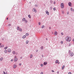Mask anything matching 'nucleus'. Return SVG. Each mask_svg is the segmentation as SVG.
<instances>
[{"mask_svg": "<svg viewBox=\"0 0 74 74\" xmlns=\"http://www.w3.org/2000/svg\"><path fill=\"white\" fill-rule=\"evenodd\" d=\"M44 27H45V26H44V25H43L41 27L42 29H43V28H44Z\"/></svg>", "mask_w": 74, "mask_h": 74, "instance_id": "16", "label": "nucleus"}, {"mask_svg": "<svg viewBox=\"0 0 74 74\" xmlns=\"http://www.w3.org/2000/svg\"><path fill=\"white\" fill-rule=\"evenodd\" d=\"M9 26H11V24H9Z\"/></svg>", "mask_w": 74, "mask_h": 74, "instance_id": "50", "label": "nucleus"}, {"mask_svg": "<svg viewBox=\"0 0 74 74\" xmlns=\"http://www.w3.org/2000/svg\"><path fill=\"white\" fill-rule=\"evenodd\" d=\"M26 44H28V43H29V41H28V40H27L26 41Z\"/></svg>", "mask_w": 74, "mask_h": 74, "instance_id": "25", "label": "nucleus"}, {"mask_svg": "<svg viewBox=\"0 0 74 74\" xmlns=\"http://www.w3.org/2000/svg\"><path fill=\"white\" fill-rule=\"evenodd\" d=\"M54 34L55 35V36H56V35L58 34V33L56 31H55Z\"/></svg>", "mask_w": 74, "mask_h": 74, "instance_id": "3", "label": "nucleus"}, {"mask_svg": "<svg viewBox=\"0 0 74 74\" xmlns=\"http://www.w3.org/2000/svg\"><path fill=\"white\" fill-rule=\"evenodd\" d=\"M19 31H20V32H22V29H21L20 28L19 29Z\"/></svg>", "mask_w": 74, "mask_h": 74, "instance_id": "21", "label": "nucleus"}, {"mask_svg": "<svg viewBox=\"0 0 74 74\" xmlns=\"http://www.w3.org/2000/svg\"><path fill=\"white\" fill-rule=\"evenodd\" d=\"M73 44H74V42H73Z\"/></svg>", "mask_w": 74, "mask_h": 74, "instance_id": "54", "label": "nucleus"}, {"mask_svg": "<svg viewBox=\"0 0 74 74\" xmlns=\"http://www.w3.org/2000/svg\"><path fill=\"white\" fill-rule=\"evenodd\" d=\"M66 41L70 42V41H71V38L69 36H67L66 38Z\"/></svg>", "mask_w": 74, "mask_h": 74, "instance_id": "1", "label": "nucleus"}, {"mask_svg": "<svg viewBox=\"0 0 74 74\" xmlns=\"http://www.w3.org/2000/svg\"><path fill=\"white\" fill-rule=\"evenodd\" d=\"M26 20V19L25 18H23V20H22V21H23H23H25Z\"/></svg>", "mask_w": 74, "mask_h": 74, "instance_id": "12", "label": "nucleus"}, {"mask_svg": "<svg viewBox=\"0 0 74 74\" xmlns=\"http://www.w3.org/2000/svg\"><path fill=\"white\" fill-rule=\"evenodd\" d=\"M28 17H29V18H31V16H30V15H29Z\"/></svg>", "mask_w": 74, "mask_h": 74, "instance_id": "23", "label": "nucleus"}, {"mask_svg": "<svg viewBox=\"0 0 74 74\" xmlns=\"http://www.w3.org/2000/svg\"><path fill=\"white\" fill-rule=\"evenodd\" d=\"M53 10L54 11H55V10H56V8H54Z\"/></svg>", "mask_w": 74, "mask_h": 74, "instance_id": "28", "label": "nucleus"}, {"mask_svg": "<svg viewBox=\"0 0 74 74\" xmlns=\"http://www.w3.org/2000/svg\"><path fill=\"white\" fill-rule=\"evenodd\" d=\"M73 41H74V39H73Z\"/></svg>", "mask_w": 74, "mask_h": 74, "instance_id": "47", "label": "nucleus"}, {"mask_svg": "<svg viewBox=\"0 0 74 74\" xmlns=\"http://www.w3.org/2000/svg\"><path fill=\"white\" fill-rule=\"evenodd\" d=\"M61 44H63V41H61Z\"/></svg>", "mask_w": 74, "mask_h": 74, "instance_id": "38", "label": "nucleus"}, {"mask_svg": "<svg viewBox=\"0 0 74 74\" xmlns=\"http://www.w3.org/2000/svg\"><path fill=\"white\" fill-rule=\"evenodd\" d=\"M57 63H58V64H59L60 63V62H57Z\"/></svg>", "mask_w": 74, "mask_h": 74, "instance_id": "41", "label": "nucleus"}, {"mask_svg": "<svg viewBox=\"0 0 74 74\" xmlns=\"http://www.w3.org/2000/svg\"><path fill=\"white\" fill-rule=\"evenodd\" d=\"M57 73L58 74H59V72H57Z\"/></svg>", "mask_w": 74, "mask_h": 74, "instance_id": "48", "label": "nucleus"}, {"mask_svg": "<svg viewBox=\"0 0 74 74\" xmlns=\"http://www.w3.org/2000/svg\"><path fill=\"white\" fill-rule=\"evenodd\" d=\"M33 11H35V12H37V10H36V9L35 8H34L33 10Z\"/></svg>", "mask_w": 74, "mask_h": 74, "instance_id": "5", "label": "nucleus"}, {"mask_svg": "<svg viewBox=\"0 0 74 74\" xmlns=\"http://www.w3.org/2000/svg\"><path fill=\"white\" fill-rule=\"evenodd\" d=\"M41 67H42V66H43V64H41Z\"/></svg>", "mask_w": 74, "mask_h": 74, "instance_id": "34", "label": "nucleus"}, {"mask_svg": "<svg viewBox=\"0 0 74 74\" xmlns=\"http://www.w3.org/2000/svg\"><path fill=\"white\" fill-rule=\"evenodd\" d=\"M25 23H27V21L25 20Z\"/></svg>", "mask_w": 74, "mask_h": 74, "instance_id": "22", "label": "nucleus"}, {"mask_svg": "<svg viewBox=\"0 0 74 74\" xmlns=\"http://www.w3.org/2000/svg\"><path fill=\"white\" fill-rule=\"evenodd\" d=\"M56 3V2H54V4H55V3Z\"/></svg>", "mask_w": 74, "mask_h": 74, "instance_id": "42", "label": "nucleus"}, {"mask_svg": "<svg viewBox=\"0 0 74 74\" xmlns=\"http://www.w3.org/2000/svg\"><path fill=\"white\" fill-rule=\"evenodd\" d=\"M16 56H14V58H16Z\"/></svg>", "mask_w": 74, "mask_h": 74, "instance_id": "43", "label": "nucleus"}, {"mask_svg": "<svg viewBox=\"0 0 74 74\" xmlns=\"http://www.w3.org/2000/svg\"><path fill=\"white\" fill-rule=\"evenodd\" d=\"M12 53L13 54H15V51H14L12 52Z\"/></svg>", "mask_w": 74, "mask_h": 74, "instance_id": "17", "label": "nucleus"}, {"mask_svg": "<svg viewBox=\"0 0 74 74\" xmlns=\"http://www.w3.org/2000/svg\"><path fill=\"white\" fill-rule=\"evenodd\" d=\"M14 62H16L18 60V58H15L14 59Z\"/></svg>", "mask_w": 74, "mask_h": 74, "instance_id": "4", "label": "nucleus"}, {"mask_svg": "<svg viewBox=\"0 0 74 74\" xmlns=\"http://www.w3.org/2000/svg\"><path fill=\"white\" fill-rule=\"evenodd\" d=\"M38 25H41V23H40V22H39V23H38Z\"/></svg>", "mask_w": 74, "mask_h": 74, "instance_id": "31", "label": "nucleus"}, {"mask_svg": "<svg viewBox=\"0 0 74 74\" xmlns=\"http://www.w3.org/2000/svg\"><path fill=\"white\" fill-rule=\"evenodd\" d=\"M58 60H57L56 61V63H58Z\"/></svg>", "mask_w": 74, "mask_h": 74, "instance_id": "24", "label": "nucleus"}, {"mask_svg": "<svg viewBox=\"0 0 74 74\" xmlns=\"http://www.w3.org/2000/svg\"><path fill=\"white\" fill-rule=\"evenodd\" d=\"M19 27H17V29L18 30H19Z\"/></svg>", "mask_w": 74, "mask_h": 74, "instance_id": "14", "label": "nucleus"}, {"mask_svg": "<svg viewBox=\"0 0 74 74\" xmlns=\"http://www.w3.org/2000/svg\"><path fill=\"white\" fill-rule=\"evenodd\" d=\"M4 52L5 53H7V50H5L4 51Z\"/></svg>", "mask_w": 74, "mask_h": 74, "instance_id": "19", "label": "nucleus"}, {"mask_svg": "<svg viewBox=\"0 0 74 74\" xmlns=\"http://www.w3.org/2000/svg\"><path fill=\"white\" fill-rule=\"evenodd\" d=\"M11 62H12L13 61V59H12L11 60Z\"/></svg>", "mask_w": 74, "mask_h": 74, "instance_id": "39", "label": "nucleus"}, {"mask_svg": "<svg viewBox=\"0 0 74 74\" xmlns=\"http://www.w3.org/2000/svg\"><path fill=\"white\" fill-rule=\"evenodd\" d=\"M52 72H54V71H53V70H52Z\"/></svg>", "mask_w": 74, "mask_h": 74, "instance_id": "45", "label": "nucleus"}, {"mask_svg": "<svg viewBox=\"0 0 74 74\" xmlns=\"http://www.w3.org/2000/svg\"><path fill=\"white\" fill-rule=\"evenodd\" d=\"M16 55L18 54V53H16Z\"/></svg>", "mask_w": 74, "mask_h": 74, "instance_id": "49", "label": "nucleus"}, {"mask_svg": "<svg viewBox=\"0 0 74 74\" xmlns=\"http://www.w3.org/2000/svg\"><path fill=\"white\" fill-rule=\"evenodd\" d=\"M68 5L69 6H71V2H69Z\"/></svg>", "mask_w": 74, "mask_h": 74, "instance_id": "8", "label": "nucleus"}, {"mask_svg": "<svg viewBox=\"0 0 74 74\" xmlns=\"http://www.w3.org/2000/svg\"><path fill=\"white\" fill-rule=\"evenodd\" d=\"M74 55V53H70V56H72Z\"/></svg>", "mask_w": 74, "mask_h": 74, "instance_id": "7", "label": "nucleus"}, {"mask_svg": "<svg viewBox=\"0 0 74 74\" xmlns=\"http://www.w3.org/2000/svg\"><path fill=\"white\" fill-rule=\"evenodd\" d=\"M61 34L62 35H63V33H61Z\"/></svg>", "mask_w": 74, "mask_h": 74, "instance_id": "44", "label": "nucleus"}, {"mask_svg": "<svg viewBox=\"0 0 74 74\" xmlns=\"http://www.w3.org/2000/svg\"><path fill=\"white\" fill-rule=\"evenodd\" d=\"M62 14H64V11H62Z\"/></svg>", "mask_w": 74, "mask_h": 74, "instance_id": "32", "label": "nucleus"}, {"mask_svg": "<svg viewBox=\"0 0 74 74\" xmlns=\"http://www.w3.org/2000/svg\"><path fill=\"white\" fill-rule=\"evenodd\" d=\"M73 11H74V9L73 10Z\"/></svg>", "mask_w": 74, "mask_h": 74, "instance_id": "52", "label": "nucleus"}, {"mask_svg": "<svg viewBox=\"0 0 74 74\" xmlns=\"http://www.w3.org/2000/svg\"><path fill=\"white\" fill-rule=\"evenodd\" d=\"M25 37H26V36L25 35H24L23 36V38H25Z\"/></svg>", "mask_w": 74, "mask_h": 74, "instance_id": "18", "label": "nucleus"}, {"mask_svg": "<svg viewBox=\"0 0 74 74\" xmlns=\"http://www.w3.org/2000/svg\"><path fill=\"white\" fill-rule=\"evenodd\" d=\"M67 14H69V12H68L67 13Z\"/></svg>", "mask_w": 74, "mask_h": 74, "instance_id": "53", "label": "nucleus"}, {"mask_svg": "<svg viewBox=\"0 0 74 74\" xmlns=\"http://www.w3.org/2000/svg\"><path fill=\"white\" fill-rule=\"evenodd\" d=\"M71 11H72V10H73V8H71Z\"/></svg>", "mask_w": 74, "mask_h": 74, "instance_id": "35", "label": "nucleus"}, {"mask_svg": "<svg viewBox=\"0 0 74 74\" xmlns=\"http://www.w3.org/2000/svg\"><path fill=\"white\" fill-rule=\"evenodd\" d=\"M44 47L42 46L41 47V49H42Z\"/></svg>", "mask_w": 74, "mask_h": 74, "instance_id": "26", "label": "nucleus"}, {"mask_svg": "<svg viewBox=\"0 0 74 74\" xmlns=\"http://www.w3.org/2000/svg\"><path fill=\"white\" fill-rule=\"evenodd\" d=\"M3 58H1L0 59V61H2V60H3Z\"/></svg>", "mask_w": 74, "mask_h": 74, "instance_id": "15", "label": "nucleus"}, {"mask_svg": "<svg viewBox=\"0 0 74 74\" xmlns=\"http://www.w3.org/2000/svg\"><path fill=\"white\" fill-rule=\"evenodd\" d=\"M64 3H62L61 4V8H64Z\"/></svg>", "mask_w": 74, "mask_h": 74, "instance_id": "2", "label": "nucleus"}, {"mask_svg": "<svg viewBox=\"0 0 74 74\" xmlns=\"http://www.w3.org/2000/svg\"><path fill=\"white\" fill-rule=\"evenodd\" d=\"M68 74H71V72H69L68 73Z\"/></svg>", "mask_w": 74, "mask_h": 74, "instance_id": "36", "label": "nucleus"}, {"mask_svg": "<svg viewBox=\"0 0 74 74\" xmlns=\"http://www.w3.org/2000/svg\"><path fill=\"white\" fill-rule=\"evenodd\" d=\"M47 64V62H45L43 64L44 65H46Z\"/></svg>", "mask_w": 74, "mask_h": 74, "instance_id": "10", "label": "nucleus"}, {"mask_svg": "<svg viewBox=\"0 0 74 74\" xmlns=\"http://www.w3.org/2000/svg\"><path fill=\"white\" fill-rule=\"evenodd\" d=\"M65 67V66L64 65H63L62 68V70H63V69H64V67Z\"/></svg>", "mask_w": 74, "mask_h": 74, "instance_id": "13", "label": "nucleus"}, {"mask_svg": "<svg viewBox=\"0 0 74 74\" xmlns=\"http://www.w3.org/2000/svg\"><path fill=\"white\" fill-rule=\"evenodd\" d=\"M40 74H43V72H41Z\"/></svg>", "mask_w": 74, "mask_h": 74, "instance_id": "40", "label": "nucleus"}, {"mask_svg": "<svg viewBox=\"0 0 74 74\" xmlns=\"http://www.w3.org/2000/svg\"><path fill=\"white\" fill-rule=\"evenodd\" d=\"M7 48H8V47H6L4 48V49H7Z\"/></svg>", "mask_w": 74, "mask_h": 74, "instance_id": "27", "label": "nucleus"}, {"mask_svg": "<svg viewBox=\"0 0 74 74\" xmlns=\"http://www.w3.org/2000/svg\"><path fill=\"white\" fill-rule=\"evenodd\" d=\"M4 45H2L1 46V47H4Z\"/></svg>", "mask_w": 74, "mask_h": 74, "instance_id": "29", "label": "nucleus"}, {"mask_svg": "<svg viewBox=\"0 0 74 74\" xmlns=\"http://www.w3.org/2000/svg\"><path fill=\"white\" fill-rule=\"evenodd\" d=\"M33 57V55H32V54H31L30 55V58H32Z\"/></svg>", "mask_w": 74, "mask_h": 74, "instance_id": "20", "label": "nucleus"}, {"mask_svg": "<svg viewBox=\"0 0 74 74\" xmlns=\"http://www.w3.org/2000/svg\"><path fill=\"white\" fill-rule=\"evenodd\" d=\"M19 66H21V65H22V64H19Z\"/></svg>", "mask_w": 74, "mask_h": 74, "instance_id": "37", "label": "nucleus"}, {"mask_svg": "<svg viewBox=\"0 0 74 74\" xmlns=\"http://www.w3.org/2000/svg\"><path fill=\"white\" fill-rule=\"evenodd\" d=\"M71 52V50H69V53H70Z\"/></svg>", "mask_w": 74, "mask_h": 74, "instance_id": "33", "label": "nucleus"}, {"mask_svg": "<svg viewBox=\"0 0 74 74\" xmlns=\"http://www.w3.org/2000/svg\"><path fill=\"white\" fill-rule=\"evenodd\" d=\"M46 12L47 15H49V12H48V11H46Z\"/></svg>", "mask_w": 74, "mask_h": 74, "instance_id": "11", "label": "nucleus"}, {"mask_svg": "<svg viewBox=\"0 0 74 74\" xmlns=\"http://www.w3.org/2000/svg\"><path fill=\"white\" fill-rule=\"evenodd\" d=\"M16 67H17V66L16 64H15L13 66L14 69H15Z\"/></svg>", "mask_w": 74, "mask_h": 74, "instance_id": "6", "label": "nucleus"}, {"mask_svg": "<svg viewBox=\"0 0 74 74\" xmlns=\"http://www.w3.org/2000/svg\"><path fill=\"white\" fill-rule=\"evenodd\" d=\"M28 35H29L27 33V34H26V36H28Z\"/></svg>", "mask_w": 74, "mask_h": 74, "instance_id": "30", "label": "nucleus"}, {"mask_svg": "<svg viewBox=\"0 0 74 74\" xmlns=\"http://www.w3.org/2000/svg\"><path fill=\"white\" fill-rule=\"evenodd\" d=\"M1 45V43H0V45Z\"/></svg>", "mask_w": 74, "mask_h": 74, "instance_id": "51", "label": "nucleus"}, {"mask_svg": "<svg viewBox=\"0 0 74 74\" xmlns=\"http://www.w3.org/2000/svg\"><path fill=\"white\" fill-rule=\"evenodd\" d=\"M8 18H6V19L7 20H8Z\"/></svg>", "mask_w": 74, "mask_h": 74, "instance_id": "46", "label": "nucleus"}, {"mask_svg": "<svg viewBox=\"0 0 74 74\" xmlns=\"http://www.w3.org/2000/svg\"><path fill=\"white\" fill-rule=\"evenodd\" d=\"M8 51L9 52H10L11 51V49H8Z\"/></svg>", "mask_w": 74, "mask_h": 74, "instance_id": "9", "label": "nucleus"}]
</instances>
